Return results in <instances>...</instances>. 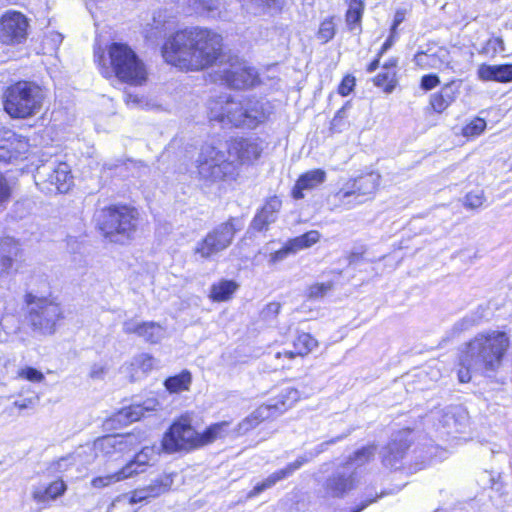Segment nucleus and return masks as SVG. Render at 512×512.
<instances>
[{"label":"nucleus","instance_id":"a18cd8bd","mask_svg":"<svg viewBox=\"0 0 512 512\" xmlns=\"http://www.w3.org/2000/svg\"><path fill=\"white\" fill-rule=\"evenodd\" d=\"M363 2L362 0H351L349 4V8L346 13V22L347 25L352 30L354 27V24H357L360 22L362 18L363 13Z\"/></svg>","mask_w":512,"mask_h":512},{"label":"nucleus","instance_id":"4d7b16f0","mask_svg":"<svg viewBox=\"0 0 512 512\" xmlns=\"http://www.w3.org/2000/svg\"><path fill=\"white\" fill-rule=\"evenodd\" d=\"M125 102L131 107H142L145 104V100L142 97L131 93H126Z\"/></svg>","mask_w":512,"mask_h":512},{"label":"nucleus","instance_id":"f8f14e48","mask_svg":"<svg viewBox=\"0 0 512 512\" xmlns=\"http://www.w3.org/2000/svg\"><path fill=\"white\" fill-rule=\"evenodd\" d=\"M162 446L167 452H176L180 449L203 446V438L202 434L191 426L190 421L182 417L165 433Z\"/></svg>","mask_w":512,"mask_h":512},{"label":"nucleus","instance_id":"f03ea898","mask_svg":"<svg viewBox=\"0 0 512 512\" xmlns=\"http://www.w3.org/2000/svg\"><path fill=\"white\" fill-rule=\"evenodd\" d=\"M510 347V338L500 330H486L477 333L466 342L459 354L457 375L461 383H467L473 375L491 377L503 365Z\"/></svg>","mask_w":512,"mask_h":512},{"label":"nucleus","instance_id":"473e14b6","mask_svg":"<svg viewBox=\"0 0 512 512\" xmlns=\"http://www.w3.org/2000/svg\"><path fill=\"white\" fill-rule=\"evenodd\" d=\"M248 10L254 14L275 11L278 12L283 7L282 0H240Z\"/></svg>","mask_w":512,"mask_h":512},{"label":"nucleus","instance_id":"4468645a","mask_svg":"<svg viewBox=\"0 0 512 512\" xmlns=\"http://www.w3.org/2000/svg\"><path fill=\"white\" fill-rule=\"evenodd\" d=\"M28 27V19L21 12H5L0 17V43L9 46L24 43L28 36Z\"/></svg>","mask_w":512,"mask_h":512},{"label":"nucleus","instance_id":"ea45409f","mask_svg":"<svg viewBox=\"0 0 512 512\" xmlns=\"http://www.w3.org/2000/svg\"><path fill=\"white\" fill-rule=\"evenodd\" d=\"M137 501L133 500L132 492L118 496L110 505L107 512H136L134 505Z\"/></svg>","mask_w":512,"mask_h":512},{"label":"nucleus","instance_id":"2f4dec72","mask_svg":"<svg viewBox=\"0 0 512 512\" xmlns=\"http://www.w3.org/2000/svg\"><path fill=\"white\" fill-rule=\"evenodd\" d=\"M320 239V233L316 230H311L303 235L289 239L286 243L288 250L292 254L297 253L300 250L306 249L317 243Z\"/></svg>","mask_w":512,"mask_h":512},{"label":"nucleus","instance_id":"e2e57ef3","mask_svg":"<svg viewBox=\"0 0 512 512\" xmlns=\"http://www.w3.org/2000/svg\"><path fill=\"white\" fill-rule=\"evenodd\" d=\"M404 15L400 12H397L395 15L394 23L392 26V32H395L396 27L403 21Z\"/></svg>","mask_w":512,"mask_h":512},{"label":"nucleus","instance_id":"864d4df0","mask_svg":"<svg viewBox=\"0 0 512 512\" xmlns=\"http://www.w3.org/2000/svg\"><path fill=\"white\" fill-rule=\"evenodd\" d=\"M355 85V78L348 75L343 78L342 82L340 83L338 87V92L342 96H347L353 89Z\"/></svg>","mask_w":512,"mask_h":512},{"label":"nucleus","instance_id":"dca6fc26","mask_svg":"<svg viewBox=\"0 0 512 512\" xmlns=\"http://www.w3.org/2000/svg\"><path fill=\"white\" fill-rule=\"evenodd\" d=\"M122 329L125 334H135L151 344L159 343L166 336V328L154 321L141 322L131 318L123 322Z\"/></svg>","mask_w":512,"mask_h":512},{"label":"nucleus","instance_id":"393cba45","mask_svg":"<svg viewBox=\"0 0 512 512\" xmlns=\"http://www.w3.org/2000/svg\"><path fill=\"white\" fill-rule=\"evenodd\" d=\"M326 179V172L322 169H314L301 175L293 188V197L301 199L304 190H312L322 184Z\"/></svg>","mask_w":512,"mask_h":512},{"label":"nucleus","instance_id":"6e6d98bb","mask_svg":"<svg viewBox=\"0 0 512 512\" xmlns=\"http://www.w3.org/2000/svg\"><path fill=\"white\" fill-rule=\"evenodd\" d=\"M440 83L438 77L436 75H425L421 79V87L424 90H431L436 87Z\"/></svg>","mask_w":512,"mask_h":512},{"label":"nucleus","instance_id":"6e6552de","mask_svg":"<svg viewBox=\"0 0 512 512\" xmlns=\"http://www.w3.org/2000/svg\"><path fill=\"white\" fill-rule=\"evenodd\" d=\"M141 440L133 433L125 435H106L97 438L92 445L81 447L76 456L84 463L90 464L97 457L111 458L134 450Z\"/></svg>","mask_w":512,"mask_h":512},{"label":"nucleus","instance_id":"a878e982","mask_svg":"<svg viewBox=\"0 0 512 512\" xmlns=\"http://www.w3.org/2000/svg\"><path fill=\"white\" fill-rule=\"evenodd\" d=\"M354 486V480L352 473L348 467L344 468V471H338L333 474L326 481V490L332 496H342L347 491L351 490Z\"/></svg>","mask_w":512,"mask_h":512},{"label":"nucleus","instance_id":"9d476101","mask_svg":"<svg viewBox=\"0 0 512 512\" xmlns=\"http://www.w3.org/2000/svg\"><path fill=\"white\" fill-rule=\"evenodd\" d=\"M242 228V222L236 218H230L210 231L202 240L197 242L194 254L201 259H210L214 255L228 248L236 231Z\"/></svg>","mask_w":512,"mask_h":512},{"label":"nucleus","instance_id":"7c9ffc66","mask_svg":"<svg viewBox=\"0 0 512 512\" xmlns=\"http://www.w3.org/2000/svg\"><path fill=\"white\" fill-rule=\"evenodd\" d=\"M238 288L233 280H220L211 286L209 297L215 302L228 301Z\"/></svg>","mask_w":512,"mask_h":512},{"label":"nucleus","instance_id":"72a5a7b5","mask_svg":"<svg viewBox=\"0 0 512 512\" xmlns=\"http://www.w3.org/2000/svg\"><path fill=\"white\" fill-rule=\"evenodd\" d=\"M192 376L189 371H182L180 374L169 377L164 385L170 393H180L189 390Z\"/></svg>","mask_w":512,"mask_h":512},{"label":"nucleus","instance_id":"58836bf2","mask_svg":"<svg viewBox=\"0 0 512 512\" xmlns=\"http://www.w3.org/2000/svg\"><path fill=\"white\" fill-rule=\"evenodd\" d=\"M229 424L230 423L228 421H222L208 427L202 433L203 445L210 444L216 439L223 438L227 434Z\"/></svg>","mask_w":512,"mask_h":512},{"label":"nucleus","instance_id":"bb28decb","mask_svg":"<svg viewBox=\"0 0 512 512\" xmlns=\"http://www.w3.org/2000/svg\"><path fill=\"white\" fill-rule=\"evenodd\" d=\"M478 76L484 81L510 82L512 81V64L486 65L478 69Z\"/></svg>","mask_w":512,"mask_h":512},{"label":"nucleus","instance_id":"aec40b11","mask_svg":"<svg viewBox=\"0 0 512 512\" xmlns=\"http://www.w3.org/2000/svg\"><path fill=\"white\" fill-rule=\"evenodd\" d=\"M20 253V244L14 238H0V277L11 274Z\"/></svg>","mask_w":512,"mask_h":512},{"label":"nucleus","instance_id":"c85d7f7f","mask_svg":"<svg viewBox=\"0 0 512 512\" xmlns=\"http://www.w3.org/2000/svg\"><path fill=\"white\" fill-rule=\"evenodd\" d=\"M156 450L154 446H145L139 451L132 460H130L122 468H127L129 472L128 478L134 477L139 473H143L150 461L155 457Z\"/></svg>","mask_w":512,"mask_h":512},{"label":"nucleus","instance_id":"5701e85b","mask_svg":"<svg viewBox=\"0 0 512 512\" xmlns=\"http://www.w3.org/2000/svg\"><path fill=\"white\" fill-rule=\"evenodd\" d=\"M410 444L409 441L403 436L399 435L394 438L382 452L383 464L390 468H398V464L404 457V454L408 450Z\"/></svg>","mask_w":512,"mask_h":512},{"label":"nucleus","instance_id":"680f3d73","mask_svg":"<svg viewBox=\"0 0 512 512\" xmlns=\"http://www.w3.org/2000/svg\"><path fill=\"white\" fill-rule=\"evenodd\" d=\"M393 34L394 32L391 33L390 37L386 40V42L383 44L382 48H381V51L379 53V57L385 53L393 44Z\"/></svg>","mask_w":512,"mask_h":512},{"label":"nucleus","instance_id":"cd10ccee","mask_svg":"<svg viewBox=\"0 0 512 512\" xmlns=\"http://www.w3.org/2000/svg\"><path fill=\"white\" fill-rule=\"evenodd\" d=\"M160 408V403L157 399L150 398L145 400L142 404H134L127 408L122 409L118 417L119 419H126L128 422L140 420L145 412L157 411Z\"/></svg>","mask_w":512,"mask_h":512},{"label":"nucleus","instance_id":"49530a36","mask_svg":"<svg viewBox=\"0 0 512 512\" xmlns=\"http://www.w3.org/2000/svg\"><path fill=\"white\" fill-rule=\"evenodd\" d=\"M374 84L378 87H382L384 92L391 93L396 85L395 73L390 71L379 73L374 78Z\"/></svg>","mask_w":512,"mask_h":512},{"label":"nucleus","instance_id":"412c9836","mask_svg":"<svg viewBox=\"0 0 512 512\" xmlns=\"http://www.w3.org/2000/svg\"><path fill=\"white\" fill-rule=\"evenodd\" d=\"M318 341L311 334L301 332L293 340V349L284 352H278L276 358L284 356L290 360L296 357H305L318 347Z\"/></svg>","mask_w":512,"mask_h":512},{"label":"nucleus","instance_id":"bf43d9fd","mask_svg":"<svg viewBox=\"0 0 512 512\" xmlns=\"http://www.w3.org/2000/svg\"><path fill=\"white\" fill-rule=\"evenodd\" d=\"M36 402H37V399L29 398V399H25L23 401H15L14 406H16L17 408L22 410V409L34 407Z\"/></svg>","mask_w":512,"mask_h":512},{"label":"nucleus","instance_id":"f257e3e1","mask_svg":"<svg viewBox=\"0 0 512 512\" xmlns=\"http://www.w3.org/2000/svg\"><path fill=\"white\" fill-rule=\"evenodd\" d=\"M162 55L181 70H202L222 56V37L202 28L178 31L165 42Z\"/></svg>","mask_w":512,"mask_h":512},{"label":"nucleus","instance_id":"09e8293b","mask_svg":"<svg viewBox=\"0 0 512 512\" xmlns=\"http://www.w3.org/2000/svg\"><path fill=\"white\" fill-rule=\"evenodd\" d=\"M17 377L33 383H40L45 379L44 374L33 367H24L20 369L17 372Z\"/></svg>","mask_w":512,"mask_h":512},{"label":"nucleus","instance_id":"69168bd1","mask_svg":"<svg viewBox=\"0 0 512 512\" xmlns=\"http://www.w3.org/2000/svg\"><path fill=\"white\" fill-rule=\"evenodd\" d=\"M379 58L380 57L378 56L377 59H375L373 62H371L369 64V66L367 68L368 72L372 73V72H374L378 68V66H379Z\"/></svg>","mask_w":512,"mask_h":512},{"label":"nucleus","instance_id":"1a4fd4ad","mask_svg":"<svg viewBox=\"0 0 512 512\" xmlns=\"http://www.w3.org/2000/svg\"><path fill=\"white\" fill-rule=\"evenodd\" d=\"M26 303L31 326L42 334L54 333L55 325L62 316L60 305L51 298L32 294L26 296Z\"/></svg>","mask_w":512,"mask_h":512},{"label":"nucleus","instance_id":"6ab92c4d","mask_svg":"<svg viewBox=\"0 0 512 512\" xmlns=\"http://www.w3.org/2000/svg\"><path fill=\"white\" fill-rule=\"evenodd\" d=\"M158 366V360L148 353L135 355L129 363H126L122 369L129 377L131 382H135L146 376Z\"/></svg>","mask_w":512,"mask_h":512},{"label":"nucleus","instance_id":"b1692460","mask_svg":"<svg viewBox=\"0 0 512 512\" xmlns=\"http://www.w3.org/2000/svg\"><path fill=\"white\" fill-rule=\"evenodd\" d=\"M279 408L277 404H264L254 410L249 416L243 419L236 427L237 436L244 435L257 427L262 421L273 417L272 409Z\"/></svg>","mask_w":512,"mask_h":512},{"label":"nucleus","instance_id":"7ed1b4c3","mask_svg":"<svg viewBox=\"0 0 512 512\" xmlns=\"http://www.w3.org/2000/svg\"><path fill=\"white\" fill-rule=\"evenodd\" d=\"M261 153L258 139H233L227 144L226 151L204 145L197 160L198 173L201 178L210 181L234 178L239 165L253 163Z\"/></svg>","mask_w":512,"mask_h":512},{"label":"nucleus","instance_id":"a211bd4d","mask_svg":"<svg viewBox=\"0 0 512 512\" xmlns=\"http://www.w3.org/2000/svg\"><path fill=\"white\" fill-rule=\"evenodd\" d=\"M173 485L171 474H162L152 480L148 485L139 487L132 491L133 500L138 503H145L168 492Z\"/></svg>","mask_w":512,"mask_h":512},{"label":"nucleus","instance_id":"20e7f679","mask_svg":"<svg viewBox=\"0 0 512 512\" xmlns=\"http://www.w3.org/2000/svg\"><path fill=\"white\" fill-rule=\"evenodd\" d=\"M208 110L210 120L235 127L255 128L267 118L258 100H236L227 94L210 100Z\"/></svg>","mask_w":512,"mask_h":512},{"label":"nucleus","instance_id":"de8ad7c7","mask_svg":"<svg viewBox=\"0 0 512 512\" xmlns=\"http://www.w3.org/2000/svg\"><path fill=\"white\" fill-rule=\"evenodd\" d=\"M335 35V24L333 22V19H326L324 20L317 33L318 39H320L323 43H327L329 40H331Z\"/></svg>","mask_w":512,"mask_h":512},{"label":"nucleus","instance_id":"39448f33","mask_svg":"<svg viewBox=\"0 0 512 512\" xmlns=\"http://www.w3.org/2000/svg\"><path fill=\"white\" fill-rule=\"evenodd\" d=\"M109 65L103 61L101 74L106 78L116 77L121 82L141 86L147 80V69L136 52L125 43H112L107 48Z\"/></svg>","mask_w":512,"mask_h":512},{"label":"nucleus","instance_id":"e433bc0d","mask_svg":"<svg viewBox=\"0 0 512 512\" xmlns=\"http://www.w3.org/2000/svg\"><path fill=\"white\" fill-rule=\"evenodd\" d=\"M486 126L487 123L485 119L475 117L461 129V135L466 141L472 140L480 136L485 131Z\"/></svg>","mask_w":512,"mask_h":512},{"label":"nucleus","instance_id":"f3484780","mask_svg":"<svg viewBox=\"0 0 512 512\" xmlns=\"http://www.w3.org/2000/svg\"><path fill=\"white\" fill-rule=\"evenodd\" d=\"M311 457L306 455L299 456L295 461L288 463L284 468L270 474L262 482L258 483L249 493L248 498H253L266 489L273 487L279 481L290 477L296 470L300 469L305 463L309 462Z\"/></svg>","mask_w":512,"mask_h":512},{"label":"nucleus","instance_id":"9b49d317","mask_svg":"<svg viewBox=\"0 0 512 512\" xmlns=\"http://www.w3.org/2000/svg\"><path fill=\"white\" fill-rule=\"evenodd\" d=\"M216 75L233 89H249L259 82L257 71L237 57H231L224 63L221 62Z\"/></svg>","mask_w":512,"mask_h":512},{"label":"nucleus","instance_id":"ddd939ff","mask_svg":"<svg viewBox=\"0 0 512 512\" xmlns=\"http://www.w3.org/2000/svg\"><path fill=\"white\" fill-rule=\"evenodd\" d=\"M36 184L47 193H66L69 191L73 177L66 163L43 165L37 169Z\"/></svg>","mask_w":512,"mask_h":512},{"label":"nucleus","instance_id":"774afa93","mask_svg":"<svg viewBox=\"0 0 512 512\" xmlns=\"http://www.w3.org/2000/svg\"><path fill=\"white\" fill-rule=\"evenodd\" d=\"M54 36H55V40H57V41H59V42H61V41H62V36H61V34L55 33V34H54Z\"/></svg>","mask_w":512,"mask_h":512},{"label":"nucleus","instance_id":"a19ab883","mask_svg":"<svg viewBox=\"0 0 512 512\" xmlns=\"http://www.w3.org/2000/svg\"><path fill=\"white\" fill-rule=\"evenodd\" d=\"M450 414H452L454 419L455 432L465 433L469 427V415L467 410L462 406H455L452 411H450Z\"/></svg>","mask_w":512,"mask_h":512},{"label":"nucleus","instance_id":"5fc2aeb1","mask_svg":"<svg viewBox=\"0 0 512 512\" xmlns=\"http://www.w3.org/2000/svg\"><path fill=\"white\" fill-rule=\"evenodd\" d=\"M281 309V305L277 302H271L265 306L262 310V316L264 319H270L276 317Z\"/></svg>","mask_w":512,"mask_h":512},{"label":"nucleus","instance_id":"c756f323","mask_svg":"<svg viewBox=\"0 0 512 512\" xmlns=\"http://www.w3.org/2000/svg\"><path fill=\"white\" fill-rule=\"evenodd\" d=\"M66 488V484L63 480H56L47 487H34L32 491V498L37 503H46L63 495Z\"/></svg>","mask_w":512,"mask_h":512},{"label":"nucleus","instance_id":"603ef678","mask_svg":"<svg viewBox=\"0 0 512 512\" xmlns=\"http://www.w3.org/2000/svg\"><path fill=\"white\" fill-rule=\"evenodd\" d=\"M11 197V187L6 178L0 175V207Z\"/></svg>","mask_w":512,"mask_h":512},{"label":"nucleus","instance_id":"423d86ee","mask_svg":"<svg viewBox=\"0 0 512 512\" xmlns=\"http://www.w3.org/2000/svg\"><path fill=\"white\" fill-rule=\"evenodd\" d=\"M138 211L127 205H111L100 209L96 215V225L110 242L124 243L137 229Z\"/></svg>","mask_w":512,"mask_h":512},{"label":"nucleus","instance_id":"2eb2a0df","mask_svg":"<svg viewBox=\"0 0 512 512\" xmlns=\"http://www.w3.org/2000/svg\"><path fill=\"white\" fill-rule=\"evenodd\" d=\"M381 176L377 172H369L349 180L345 186L340 189L335 197L342 203H347L346 199L355 196L371 197L377 191L380 184Z\"/></svg>","mask_w":512,"mask_h":512},{"label":"nucleus","instance_id":"37998d69","mask_svg":"<svg viewBox=\"0 0 512 512\" xmlns=\"http://www.w3.org/2000/svg\"><path fill=\"white\" fill-rule=\"evenodd\" d=\"M485 202L486 197L482 189H475L468 192L462 200L463 206L470 210L481 208Z\"/></svg>","mask_w":512,"mask_h":512},{"label":"nucleus","instance_id":"8fccbe9b","mask_svg":"<svg viewBox=\"0 0 512 512\" xmlns=\"http://www.w3.org/2000/svg\"><path fill=\"white\" fill-rule=\"evenodd\" d=\"M290 254H292V252L288 250V245L285 243L281 249L270 254L269 263L274 265L286 259Z\"/></svg>","mask_w":512,"mask_h":512},{"label":"nucleus","instance_id":"338daca9","mask_svg":"<svg viewBox=\"0 0 512 512\" xmlns=\"http://www.w3.org/2000/svg\"><path fill=\"white\" fill-rule=\"evenodd\" d=\"M427 55L424 54V53H420V54H417L416 55V61L418 64L422 63V61L424 60V58H426Z\"/></svg>","mask_w":512,"mask_h":512},{"label":"nucleus","instance_id":"3c124183","mask_svg":"<svg viewBox=\"0 0 512 512\" xmlns=\"http://www.w3.org/2000/svg\"><path fill=\"white\" fill-rule=\"evenodd\" d=\"M430 104L434 111L441 113L447 108L446 99L443 94L436 93L431 96Z\"/></svg>","mask_w":512,"mask_h":512},{"label":"nucleus","instance_id":"4be33fe9","mask_svg":"<svg viewBox=\"0 0 512 512\" xmlns=\"http://www.w3.org/2000/svg\"><path fill=\"white\" fill-rule=\"evenodd\" d=\"M281 206L282 202L278 197H270L262 209L255 215L251 226L258 231L267 229L271 223L276 221Z\"/></svg>","mask_w":512,"mask_h":512},{"label":"nucleus","instance_id":"0eeeda50","mask_svg":"<svg viewBox=\"0 0 512 512\" xmlns=\"http://www.w3.org/2000/svg\"><path fill=\"white\" fill-rule=\"evenodd\" d=\"M44 93L34 82L18 81L8 86L2 96L4 111L14 119H27L40 112Z\"/></svg>","mask_w":512,"mask_h":512},{"label":"nucleus","instance_id":"c03bdc74","mask_svg":"<svg viewBox=\"0 0 512 512\" xmlns=\"http://www.w3.org/2000/svg\"><path fill=\"white\" fill-rule=\"evenodd\" d=\"M334 287L333 282L329 281L326 283H314L307 287L306 297L309 300H319L324 298L328 292Z\"/></svg>","mask_w":512,"mask_h":512},{"label":"nucleus","instance_id":"0e129e2a","mask_svg":"<svg viewBox=\"0 0 512 512\" xmlns=\"http://www.w3.org/2000/svg\"><path fill=\"white\" fill-rule=\"evenodd\" d=\"M346 436H347V434H346V435L338 436V437H336V438H333V439H331V440H329V441H326V442L322 443V444L320 445V447H322V448H326L328 445H330V444H334V443H336L337 441L342 440V439H343V438H345Z\"/></svg>","mask_w":512,"mask_h":512},{"label":"nucleus","instance_id":"13d9d810","mask_svg":"<svg viewBox=\"0 0 512 512\" xmlns=\"http://www.w3.org/2000/svg\"><path fill=\"white\" fill-rule=\"evenodd\" d=\"M106 373V368L103 365L95 364L90 370V377L93 379H100Z\"/></svg>","mask_w":512,"mask_h":512},{"label":"nucleus","instance_id":"4c0bfd02","mask_svg":"<svg viewBox=\"0 0 512 512\" xmlns=\"http://www.w3.org/2000/svg\"><path fill=\"white\" fill-rule=\"evenodd\" d=\"M299 399V392L295 388H287L285 389L278 400L274 403L277 404L279 408H273L272 413L275 416L277 413L284 412L287 408L291 407L293 403H295Z\"/></svg>","mask_w":512,"mask_h":512},{"label":"nucleus","instance_id":"f704fd0d","mask_svg":"<svg viewBox=\"0 0 512 512\" xmlns=\"http://www.w3.org/2000/svg\"><path fill=\"white\" fill-rule=\"evenodd\" d=\"M9 136L4 139L1 143L8 145L7 154H11L13 160L19 156L25 154L28 150L27 141L21 136H17L14 133L9 132Z\"/></svg>","mask_w":512,"mask_h":512},{"label":"nucleus","instance_id":"c9c22d12","mask_svg":"<svg viewBox=\"0 0 512 512\" xmlns=\"http://www.w3.org/2000/svg\"><path fill=\"white\" fill-rule=\"evenodd\" d=\"M130 473L131 472H129V470L127 468H121L120 470L116 471L115 473L93 478L91 481V485L94 488L108 487L109 485H111L113 483H117L122 480L128 479V475Z\"/></svg>","mask_w":512,"mask_h":512},{"label":"nucleus","instance_id":"052dcab7","mask_svg":"<svg viewBox=\"0 0 512 512\" xmlns=\"http://www.w3.org/2000/svg\"><path fill=\"white\" fill-rule=\"evenodd\" d=\"M8 145L0 143V161L11 162L13 158L11 154H7Z\"/></svg>","mask_w":512,"mask_h":512},{"label":"nucleus","instance_id":"79ce46f5","mask_svg":"<svg viewBox=\"0 0 512 512\" xmlns=\"http://www.w3.org/2000/svg\"><path fill=\"white\" fill-rule=\"evenodd\" d=\"M376 447L374 445H369L357 450L352 457H350L347 462V467L349 465H355L357 467L364 465L369 462L375 455Z\"/></svg>","mask_w":512,"mask_h":512}]
</instances>
